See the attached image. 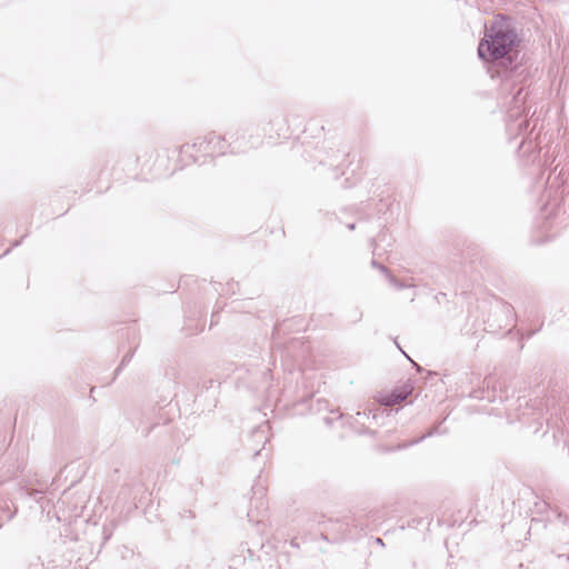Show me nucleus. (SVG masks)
Masks as SVG:
<instances>
[{
    "instance_id": "5",
    "label": "nucleus",
    "mask_w": 569,
    "mask_h": 569,
    "mask_svg": "<svg viewBox=\"0 0 569 569\" xmlns=\"http://www.w3.org/2000/svg\"><path fill=\"white\" fill-rule=\"evenodd\" d=\"M410 391H392L390 393H388L383 399H382V405L383 406H393V405H398V403H401L402 401H405L407 399V397L409 396Z\"/></svg>"
},
{
    "instance_id": "8",
    "label": "nucleus",
    "mask_w": 569,
    "mask_h": 569,
    "mask_svg": "<svg viewBox=\"0 0 569 569\" xmlns=\"http://www.w3.org/2000/svg\"><path fill=\"white\" fill-rule=\"evenodd\" d=\"M437 432V428L428 431L427 433H425L423 436H421L420 438L416 439V440H412L410 442H406L403 445H398L397 446V449H405V448H408V447H411L416 443H419L420 441H422L423 439L428 438V437H431L433 436L435 433Z\"/></svg>"
},
{
    "instance_id": "12",
    "label": "nucleus",
    "mask_w": 569,
    "mask_h": 569,
    "mask_svg": "<svg viewBox=\"0 0 569 569\" xmlns=\"http://www.w3.org/2000/svg\"><path fill=\"white\" fill-rule=\"evenodd\" d=\"M517 127H518V128H519V130L521 131V130L527 129L528 123H527V121H526L525 119H521V120H520V122L517 124Z\"/></svg>"
},
{
    "instance_id": "17",
    "label": "nucleus",
    "mask_w": 569,
    "mask_h": 569,
    "mask_svg": "<svg viewBox=\"0 0 569 569\" xmlns=\"http://www.w3.org/2000/svg\"><path fill=\"white\" fill-rule=\"evenodd\" d=\"M355 228H356V224H355V223H349V224H348V229H349V230H355Z\"/></svg>"
},
{
    "instance_id": "1",
    "label": "nucleus",
    "mask_w": 569,
    "mask_h": 569,
    "mask_svg": "<svg viewBox=\"0 0 569 569\" xmlns=\"http://www.w3.org/2000/svg\"><path fill=\"white\" fill-rule=\"evenodd\" d=\"M280 116H274L268 122L260 124L246 123L234 131L227 133V137L209 132L198 137L192 143H184L179 152L182 159L188 158L189 162H199L201 157H214L224 154L228 150L232 153L246 152L259 147L263 137L271 140L280 138V129L273 127L280 124Z\"/></svg>"
},
{
    "instance_id": "13",
    "label": "nucleus",
    "mask_w": 569,
    "mask_h": 569,
    "mask_svg": "<svg viewBox=\"0 0 569 569\" xmlns=\"http://www.w3.org/2000/svg\"><path fill=\"white\" fill-rule=\"evenodd\" d=\"M480 391H475L473 393L470 395L471 398H476V399H482L483 397L480 396Z\"/></svg>"
},
{
    "instance_id": "9",
    "label": "nucleus",
    "mask_w": 569,
    "mask_h": 569,
    "mask_svg": "<svg viewBox=\"0 0 569 569\" xmlns=\"http://www.w3.org/2000/svg\"><path fill=\"white\" fill-rule=\"evenodd\" d=\"M341 417L342 413L339 410H330V415L323 418V422L331 426L333 421L339 420Z\"/></svg>"
},
{
    "instance_id": "6",
    "label": "nucleus",
    "mask_w": 569,
    "mask_h": 569,
    "mask_svg": "<svg viewBox=\"0 0 569 569\" xmlns=\"http://www.w3.org/2000/svg\"><path fill=\"white\" fill-rule=\"evenodd\" d=\"M379 268H380V271H381V272H383V273L386 274V277H387V279H388L389 283H390L391 286H393L397 290H402V289H405V288H412V287H415V284H412V283H405V282H402V281L398 280L396 277H393V276L389 272V270H388V268H387V267H385V266H379Z\"/></svg>"
},
{
    "instance_id": "11",
    "label": "nucleus",
    "mask_w": 569,
    "mask_h": 569,
    "mask_svg": "<svg viewBox=\"0 0 569 569\" xmlns=\"http://www.w3.org/2000/svg\"><path fill=\"white\" fill-rule=\"evenodd\" d=\"M499 309L501 310V312H503L506 315H509L511 312V307L507 303H501L499 306Z\"/></svg>"
},
{
    "instance_id": "16",
    "label": "nucleus",
    "mask_w": 569,
    "mask_h": 569,
    "mask_svg": "<svg viewBox=\"0 0 569 569\" xmlns=\"http://www.w3.org/2000/svg\"><path fill=\"white\" fill-rule=\"evenodd\" d=\"M371 264H372V267H375L379 270H380L379 266H382L381 263H378L376 260H372Z\"/></svg>"
},
{
    "instance_id": "7",
    "label": "nucleus",
    "mask_w": 569,
    "mask_h": 569,
    "mask_svg": "<svg viewBox=\"0 0 569 569\" xmlns=\"http://www.w3.org/2000/svg\"><path fill=\"white\" fill-rule=\"evenodd\" d=\"M526 96L527 94H523L522 96V90L520 89L517 94L513 97V101L516 103V107H517V110H510L509 111V118H516V120H518V116H521L522 113V109H521V106L525 102V99H526Z\"/></svg>"
},
{
    "instance_id": "15",
    "label": "nucleus",
    "mask_w": 569,
    "mask_h": 569,
    "mask_svg": "<svg viewBox=\"0 0 569 569\" xmlns=\"http://www.w3.org/2000/svg\"><path fill=\"white\" fill-rule=\"evenodd\" d=\"M129 360H130V357L129 356H124L122 361H121V366L120 367L124 366V363L128 362Z\"/></svg>"
},
{
    "instance_id": "4",
    "label": "nucleus",
    "mask_w": 569,
    "mask_h": 569,
    "mask_svg": "<svg viewBox=\"0 0 569 569\" xmlns=\"http://www.w3.org/2000/svg\"><path fill=\"white\" fill-rule=\"evenodd\" d=\"M264 488L259 487L253 491L254 498L250 500V508L247 517L250 522L260 523L263 512L267 510V500L264 498Z\"/></svg>"
},
{
    "instance_id": "10",
    "label": "nucleus",
    "mask_w": 569,
    "mask_h": 569,
    "mask_svg": "<svg viewBox=\"0 0 569 569\" xmlns=\"http://www.w3.org/2000/svg\"><path fill=\"white\" fill-rule=\"evenodd\" d=\"M266 433V427L260 426L253 431V437H258L263 440V445L267 442V438L264 436Z\"/></svg>"
},
{
    "instance_id": "14",
    "label": "nucleus",
    "mask_w": 569,
    "mask_h": 569,
    "mask_svg": "<svg viewBox=\"0 0 569 569\" xmlns=\"http://www.w3.org/2000/svg\"><path fill=\"white\" fill-rule=\"evenodd\" d=\"M375 542H376L377 545H379V546H385L383 540H382L381 538H379V537L375 539Z\"/></svg>"
},
{
    "instance_id": "2",
    "label": "nucleus",
    "mask_w": 569,
    "mask_h": 569,
    "mask_svg": "<svg viewBox=\"0 0 569 569\" xmlns=\"http://www.w3.org/2000/svg\"><path fill=\"white\" fill-rule=\"evenodd\" d=\"M517 34L513 30L502 26L491 27L479 43L478 56L486 61H496L505 58L516 44Z\"/></svg>"
},
{
    "instance_id": "3",
    "label": "nucleus",
    "mask_w": 569,
    "mask_h": 569,
    "mask_svg": "<svg viewBox=\"0 0 569 569\" xmlns=\"http://www.w3.org/2000/svg\"><path fill=\"white\" fill-rule=\"evenodd\" d=\"M516 402V408L507 412L508 422L513 423L519 421L523 426L533 428L535 432L539 431L545 418L542 410L537 407V400L531 402V400L522 397L518 398Z\"/></svg>"
},
{
    "instance_id": "18",
    "label": "nucleus",
    "mask_w": 569,
    "mask_h": 569,
    "mask_svg": "<svg viewBox=\"0 0 569 569\" xmlns=\"http://www.w3.org/2000/svg\"><path fill=\"white\" fill-rule=\"evenodd\" d=\"M411 362L413 363V366L417 368V370H418V371H420V370H421V367H420V366H418V363L413 362L412 360H411Z\"/></svg>"
}]
</instances>
